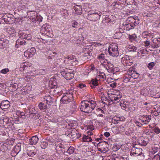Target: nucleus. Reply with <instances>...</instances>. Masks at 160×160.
Returning a JSON list of instances; mask_svg holds the SVG:
<instances>
[{"label":"nucleus","instance_id":"1","mask_svg":"<svg viewBox=\"0 0 160 160\" xmlns=\"http://www.w3.org/2000/svg\"><path fill=\"white\" fill-rule=\"evenodd\" d=\"M81 111L85 113L91 112L97 105L96 102L93 101H84L81 103Z\"/></svg>","mask_w":160,"mask_h":160},{"label":"nucleus","instance_id":"2","mask_svg":"<svg viewBox=\"0 0 160 160\" xmlns=\"http://www.w3.org/2000/svg\"><path fill=\"white\" fill-rule=\"evenodd\" d=\"M101 15L102 13L100 11H89L88 12L87 18L91 21L96 22L100 19Z\"/></svg>","mask_w":160,"mask_h":160},{"label":"nucleus","instance_id":"3","mask_svg":"<svg viewBox=\"0 0 160 160\" xmlns=\"http://www.w3.org/2000/svg\"><path fill=\"white\" fill-rule=\"evenodd\" d=\"M108 51L109 54L112 57H117L119 55L118 48L116 43L111 44L109 47Z\"/></svg>","mask_w":160,"mask_h":160},{"label":"nucleus","instance_id":"4","mask_svg":"<svg viewBox=\"0 0 160 160\" xmlns=\"http://www.w3.org/2000/svg\"><path fill=\"white\" fill-rule=\"evenodd\" d=\"M132 2H129L128 3V0H121V10H122L124 12H122L121 13H123V14H125L127 15V12L126 10H128L127 5H136V2H135L133 0H132Z\"/></svg>","mask_w":160,"mask_h":160},{"label":"nucleus","instance_id":"5","mask_svg":"<svg viewBox=\"0 0 160 160\" xmlns=\"http://www.w3.org/2000/svg\"><path fill=\"white\" fill-rule=\"evenodd\" d=\"M109 145L107 142L102 141L97 144L98 150L101 152L105 153L108 151Z\"/></svg>","mask_w":160,"mask_h":160},{"label":"nucleus","instance_id":"6","mask_svg":"<svg viewBox=\"0 0 160 160\" xmlns=\"http://www.w3.org/2000/svg\"><path fill=\"white\" fill-rule=\"evenodd\" d=\"M64 62L65 63H67L70 66L77 64L78 62L75 56H69L65 58Z\"/></svg>","mask_w":160,"mask_h":160},{"label":"nucleus","instance_id":"7","mask_svg":"<svg viewBox=\"0 0 160 160\" xmlns=\"http://www.w3.org/2000/svg\"><path fill=\"white\" fill-rule=\"evenodd\" d=\"M124 17L125 18V21L128 22L130 23V24L134 28L139 23V20L137 16L135 17L134 18L130 17L128 18L125 16H124Z\"/></svg>","mask_w":160,"mask_h":160},{"label":"nucleus","instance_id":"8","mask_svg":"<svg viewBox=\"0 0 160 160\" xmlns=\"http://www.w3.org/2000/svg\"><path fill=\"white\" fill-rule=\"evenodd\" d=\"M124 19H125V18H121V22H123L121 29H123L124 30L128 31L130 29L134 28L133 26L130 24V23L128 22L127 21L124 22Z\"/></svg>","mask_w":160,"mask_h":160},{"label":"nucleus","instance_id":"9","mask_svg":"<svg viewBox=\"0 0 160 160\" xmlns=\"http://www.w3.org/2000/svg\"><path fill=\"white\" fill-rule=\"evenodd\" d=\"M72 94H67L63 96L61 100V102L64 104H68L70 102L72 99Z\"/></svg>","mask_w":160,"mask_h":160},{"label":"nucleus","instance_id":"10","mask_svg":"<svg viewBox=\"0 0 160 160\" xmlns=\"http://www.w3.org/2000/svg\"><path fill=\"white\" fill-rule=\"evenodd\" d=\"M142 149L140 148H137L133 147L131 151L130 155L131 156L136 155V156L141 155L142 153Z\"/></svg>","mask_w":160,"mask_h":160},{"label":"nucleus","instance_id":"11","mask_svg":"<svg viewBox=\"0 0 160 160\" xmlns=\"http://www.w3.org/2000/svg\"><path fill=\"white\" fill-rule=\"evenodd\" d=\"M151 119V115H143L141 116L139 120L143 124H148Z\"/></svg>","mask_w":160,"mask_h":160},{"label":"nucleus","instance_id":"12","mask_svg":"<svg viewBox=\"0 0 160 160\" xmlns=\"http://www.w3.org/2000/svg\"><path fill=\"white\" fill-rule=\"evenodd\" d=\"M18 34L20 38L25 39L28 40H31L32 38L31 35L29 34H27L25 31H20Z\"/></svg>","mask_w":160,"mask_h":160},{"label":"nucleus","instance_id":"13","mask_svg":"<svg viewBox=\"0 0 160 160\" xmlns=\"http://www.w3.org/2000/svg\"><path fill=\"white\" fill-rule=\"evenodd\" d=\"M51 28L50 26L47 24L43 25L41 28V30L47 36L49 35Z\"/></svg>","mask_w":160,"mask_h":160},{"label":"nucleus","instance_id":"14","mask_svg":"<svg viewBox=\"0 0 160 160\" xmlns=\"http://www.w3.org/2000/svg\"><path fill=\"white\" fill-rule=\"evenodd\" d=\"M10 106V102L7 100L2 101L0 104V108L3 110L8 108Z\"/></svg>","mask_w":160,"mask_h":160},{"label":"nucleus","instance_id":"15","mask_svg":"<svg viewBox=\"0 0 160 160\" xmlns=\"http://www.w3.org/2000/svg\"><path fill=\"white\" fill-rule=\"evenodd\" d=\"M8 42L9 41L5 37H0V48H3Z\"/></svg>","mask_w":160,"mask_h":160},{"label":"nucleus","instance_id":"16","mask_svg":"<svg viewBox=\"0 0 160 160\" xmlns=\"http://www.w3.org/2000/svg\"><path fill=\"white\" fill-rule=\"evenodd\" d=\"M38 140V138L36 136H33L29 140V143L31 145H35Z\"/></svg>","mask_w":160,"mask_h":160},{"label":"nucleus","instance_id":"17","mask_svg":"<svg viewBox=\"0 0 160 160\" xmlns=\"http://www.w3.org/2000/svg\"><path fill=\"white\" fill-rule=\"evenodd\" d=\"M38 106L39 109L42 112L46 111L48 108L47 104L44 102H40Z\"/></svg>","mask_w":160,"mask_h":160},{"label":"nucleus","instance_id":"18","mask_svg":"<svg viewBox=\"0 0 160 160\" xmlns=\"http://www.w3.org/2000/svg\"><path fill=\"white\" fill-rule=\"evenodd\" d=\"M138 142L139 145L146 146L148 143V141L146 139H143L141 138L138 140Z\"/></svg>","mask_w":160,"mask_h":160},{"label":"nucleus","instance_id":"19","mask_svg":"<svg viewBox=\"0 0 160 160\" xmlns=\"http://www.w3.org/2000/svg\"><path fill=\"white\" fill-rule=\"evenodd\" d=\"M154 43L155 47L156 48L160 46V38H155L152 40Z\"/></svg>","mask_w":160,"mask_h":160},{"label":"nucleus","instance_id":"20","mask_svg":"<svg viewBox=\"0 0 160 160\" xmlns=\"http://www.w3.org/2000/svg\"><path fill=\"white\" fill-rule=\"evenodd\" d=\"M76 14L78 15H81L82 13V8L81 6H77L74 7Z\"/></svg>","mask_w":160,"mask_h":160},{"label":"nucleus","instance_id":"21","mask_svg":"<svg viewBox=\"0 0 160 160\" xmlns=\"http://www.w3.org/2000/svg\"><path fill=\"white\" fill-rule=\"evenodd\" d=\"M27 153L29 156L32 157L36 154V153L32 148H29L27 150Z\"/></svg>","mask_w":160,"mask_h":160},{"label":"nucleus","instance_id":"22","mask_svg":"<svg viewBox=\"0 0 160 160\" xmlns=\"http://www.w3.org/2000/svg\"><path fill=\"white\" fill-rule=\"evenodd\" d=\"M131 73L130 75V78H132L134 79L137 78L139 76V74L135 71L131 70Z\"/></svg>","mask_w":160,"mask_h":160},{"label":"nucleus","instance_id":"23","mask_svg":"<svg viewBox=\"0 0 160 160\" xmlns=\"http://www.w3.org/2000/svg\"><path fill=\"white\" fill-rule=\"evenodd\" d=\"M92 141L91 137L85 135L83 136L82 140V141L83 142H91Z\"/></svg>","mask_w":160,"mask_h":160},{"label":"nucleus","instance_id":"24","mask_svg":"<svg viewBox=\"0 0 160 160\" xmlns=\"http://www.w3.org/2000/svg\"><path fill=\"white\" fill-rule=\"evenodd\" d=\"M111 19H110L109 16H106L105 17L102 21V23L105 25H107L108 23H110Z\"/></svg>","mask_w":160,"mask_h":160},{"label":"nucleus","instance_id":"25","mask_svg":"<svg viewBox=\"0 0 160 160\" xmlns=\"http://www.w3.org/2000/svg\"><path fill=\"white\" fill-rule=\"evenodd\" d=\"M66 75L65 78L67 80H70L72 79L74 77V74L71 72H67V74Z\"/></svg>","mask_w":160,"mask_h":160},{"label":"nucleus","instance_id":"26","mask_svg":"<svg viewBox=\"0 0 160 160\" xmlns=\"http://www.w3.org/2000/svg\"><path fill=\"white\" fill-rule=\"evenodd\" d=\"M7 32L11 36H13L15 35V33L16 32L14 29L12 28H8L7 30Z\"/></svg>","mask_w":160,"mask_h":160},{"label":"nucleus","instance_id":"27","mask_svg":"<svg viewBox=\"0 0 160 160\" xmlns=\"http://www.w3.org/2000/svg\"><path fill=\"white\" fill-rule=\"evenodd\" d=\"M45 99V101H44V102L46 104H47L48 105H49L51 102L52 101V98L50 96H47L45 97L44 98Z\"/></svg>","mask_w":160,"mask_h":160},{"label":"nucleus","instance_id":"28","mask_svg":"<svg viewBox=\"0 0 160 160\" xmlns=\"http://www.w3.org/2000/svg\"><path fill=\"white\" fill-rule=\"evenodd\" d=\"M36 52V49L34 48H31L29 52H28V57H32Z\"/></svg>","mask_w":160,"mask_h":160},{"label":"nucleus","instance_id":"29","mask_svg":"<svg viewBox=\"0 0 160 160\" xmlns=\"http://www.w3.org/2000/svg\"><path fill=\"white\" fill-rule=\"evenodd\" d=\"M137 37V36L135 34L131 35H129L128 36L129 39L131 42L136 41Z\"/></svg>","mask_w":160,"mask_h":160},{"label":"nucleus","instance_id":"30","mask_svg":"<svg viewBox=\"0 0 160 160\" xmlns=\"http://www.w3.org/2000/svg\"><path fill=\"white\" fill-rule=\"evenodd\" d=\"M16 114L18 116L19 118H22L23 119L26 118L24 112L18 111L17 112Z\"/></svg>","mask_w":160,"mask_h":160},{"label":"nucleus","instance_id":"31","mask_svg":"<svg viewBox=\"0 0 160 160\" xmlns=\"http://www.w3.org/2000/svg\"><path fill=\"white\" fill-rule=\"evenodd\" d=\"M128 48V50L129 51L136 52L137 51V48L132 45H129Z\"/></svg>","mask_w":160,"mask_h":160},{"label":"nucleus","instance_id":"32","mask_svg":"<svg viewBox=\"0 0 160 160\" xmlns=\"http://www.w3.org/2000/svg\"><path fill=\"white\" fill-rule=\"evenodd\" d=\"M112 160H120V156L118 153H113L112 155Z\"/></svg>","mask_w":160,"mask_h":160},{"label":"nucleus","instance_id":"33","mask_svg":"<svg viewBox=\"0 0 160 160\" xmlns=\"http://www.w3.org/2000/svg\"><path fill=\"white\" fill-rule=\"evenodd\" d=\"M22 38L19 39L16 42V45H24L26 43V42L24 40L22 39Z\"/></svg>","mask_w":160,"mask_h":160},{"label":"nucleus","instance_id":"34","mask_svg":"<svg viewBox=\"0 0 160 160\" xmlns=\"http://www.w3.org/2000/svg\"><path fill=\"white\" fill-rule=\"evenodd\" d=\"M103 157L101 155L96 154L94 156L92 160H103Z\"/></svg>","mask_w":160,"mask_h":160},{"label":"nucleus","instance_id":"35","mask_svg":"<svg viewBox=\"0 0 160 160\" xmlns=\"http://www.w3.org/2000/svg\"><path fill=\"white\" fill-rule=\"evenodd\" d=\"M91 87L93 88H95V86H97L98 85V80H95L93 79L90 82Z\"/></svg>","mask_w":160,"mask_h":160},{"label":"nucleus","instance_id":"36","mask_svg":"<svg viewBox=\"0 0 160 160\" xmlns=\"http://www.w3.org/2000/svg\"><path fill=\"white\" fill-rule=\"evenodd\" d=\"M130 73H128V74H126L124 77L123 78V82L125 83H127L128 82H130Z\"/></svg>","mask_w":160,"mask_h":160},{"label":"nucleus","instance_id":"37","mask_svg":"<svg viewBox=\"0 0 160 160\" xmlns=\"http://www.w3.org/2000/svg\"><path fill=\"white\" fill-rule=\"evenodd\" d=\"M122 101L121 102V107L122 109L124 110V108H126V107H127V106L128 105V103L127 102L124 101H123L122 103Z\"/></svg>","mask_w":160,"mask_h":160},{"label":"nucleus","instance_id":"38","mask_svg":"<svg viewBox=\"0 0 160 160\" xmlns=\"http://www.w3.org/2000/svg\"><path fill=\"white\" fill-rule=\"evenodd\" d=\"M48 145V142L47 141H43L41 142V148L43 149L46 148Z\"/></svg>","mask_w":160,"mask_h":160},{"label":"nucleus","instance_id":"39","mask_svg":"<svg viewBox=\"0 0 160 160\" xmlns=\"http://www.w3.org/2000/svg\"><path fill=\"white\" fill-rule=\"evenodd\" d=\"M120 98L118 97L116 95H115L112 97V99H113L114 102H113V104L116 103L120 101Z\"/></svg>","mask_w":160,"mask_h":160},{"label":"nucleus","instance_id":"40","mask_svg":"<svg viewBox=\"0 0 160 160\" xmlns=\"http://www.w3.org/2000/svg\"><path fill=\"white\" fill-rule=\"evenodd\" d=\"M47 140L48 142V143L50 145L52 144L54 141V139H53L51 136H48L47 138Z\"/></svg>","mask_w":160,"mask_h":160},{"label":"nucleus","instance_id":"41","mask_svg":"<svg viewBox=\"0 0 160 160\" xmlns=\"http://www.w3.org/2000/svg\"><path fill=\"white\" fill-rule=\"evenodd\" d=\"M35 17H36L37 22H40L42 21L43 18L40 15H39L38 14H36Z\"/></svg>","mask_w":160,"mask_h":160},{"label":"nucleus","instance_id":"42","mask_svg":"<svg viewBox=\"0 0 160 160\" xmlns=\"http://www.w3.org/2000/svg\"><path fill=\"white\" fill-rule=\"evenodd\" d=\"M120 121V117H114L112 119V121L115 124H118Z\"/></svg>","mask_w":160,"mask_h":160},{"label":"nucleus","instance_id":"43","mask_svg":"<svg viewBox=\"0 0 160 160\" xmlns=\"http://www.w3.org/2000/svg\"><path fill=\"white\" fill-rule=\"evenodd\" d=\"M112 131L116 134H117L120 132L119 128L117 126L113 128Z\"/></svg>","mask_w":160,"mask_h":160},{"label":"nucleus","instance_id":"44","mask_svg":"<svg viewBox=\"0 0 160 160\" xmlns=\"http://www.w3.org/2000/svg\"><path fill=\"white\" fill-rule=\"evenodd\" d=\"M5 15H6L7 18L9 20V24L12 23V22L11 19L13 17H14L13 15L8 13L6 14Z\"/></svg>","mask_w":160,"mask_h":160},{"label":"nucleus","instance_id":"45","mask_svg":"<svg viewBox=\"0 0 160 160\" xmlns=\"http://www.w3.org/2000/svg\"><path fill=\"white\" fill-rule=\"evenodd\" d=\"M74 151V148L72 147H70L67 150V152L69 154L73 153Z\"/></svg>","mask_w":160,"mask_h":160},{"label":"nucleus","instance_id":"46","mask_svg":"<svg viewBox=\"0 0 160 160\" xmlns=\"http://www.w3.org/2000/svg\"><path fill=\"white\" fill-rule=\"evenodd\" d=\"M152 160H160V151L158 154L155 155L152 158Z\"/></svg>","mask_w":160,"mask_h":160},{"label":"nucleus","instance_id":"47","mask_svg":"<svg viewBox=\"0 0 160 160\" xmlns=\"http://www.w3.org/2000/svg\"><path fill=\"white\" fill-rule=\"evenodd\" d=\"M105 58L104 54H101L99 55L98 57V58L100 60V62H101L103 60L105 59Z\"/></svg>","mask_w":160,"mask_h":160},{"label":"nucleus","instance_id":"48","mask_svg":"<svg viewBox=\"0 0 160 160\" xmlns=\"http://www.w3.org/2000/svg\"><path fill=\"white\" fill-rule=\"evenodd\" d=\"M6 15H4L2 17V19H3L6 24H9V20L7 19Z\"/></svg>","mask_w":160,"mask_h":160},{"label":"nucleus","instance_id":"49","mask_svg":"<svg viewBox=\"0 0 160 160\" xmlns=\"http://www.w3.org/2000/svg\"><path fill=\"white\" fill-rule=\"evenodd\" d=\"M155 64L154 62H151L149 63L148 65V67L149 68V69H152L153 67L155 66Z\"/></svg>","mask_w":160,"mask_h":160},{"label":"nucleus","instance_id":"50","mask_svg":"<svg viewBox=\"0 0 160 160\" xmlns=\"http://www.w3.org/2000/svg\"><path fill=\"white\" fill-rule=\"evenodd\" d=\"M76 136H69V137H70L72 138H75L77 139L78 138L80 137H81V134L80 133H78L77 131H76Z\"/></svg>","mask_w":160,"mask_h":160},{"label":"nucleus","instance_id":"51","mask_svg":"<svg viewBox=\"0 0 160 160\" xmlns=\"http://www.w3.org/2000/svg\"><path fill=\"white\" fill-rule=\"evenodd\" d=\"M120 148V147L119 145H117L114 144L112 147V149L114 152H116Z\"/></svg>","mask_w":160,"mask_h":160},{"label":"nucleus","instance_id":"52","mask_svg":"<svg viewBox=\"0 0 160 160\" xmlns=\"http://www.w3.org/2000/svg\"><path fill=\"white\" fill-rule=\"evenodd\" d=\"M48 157L46 155H42L40 156V158L41 160H47L48 159Z\"/></svg>","mask_w":160,"mask_h":160},{"label":"nucleus","instance_id":"53","mask_svg":"<svg viewBox=\"0 0 160 160\" xmlns=\"http://www.w3.org/2000/svg\"><path fill=\"white\" fill-rule=\"evenodd\" d=\"M11 119H12V118H10V119L8 118L7 117L6 118H4L3 119V122H5L6 124H7L9 123V122L10 121H9L10 120V121L12 120Z\"/></svg>","mask_w":160,"mask_h":160},{"label":"nucleus","instance_id":"54","mask_svg":"<svg viewBox=\"0 0 160 160\" xmlns=\"http://www.w3.org/2000/svg\"><path fill=\"white\" fill-rule=\"evenodd\" d=\"M9 71V70L8 68H4L1 71V72L3 74H6Z\"/></svg>","mask_w":160,"mask_h":160},{"label":"nucleus","instance_id":"55","mask_svg":"<svg viewBox=\"0 0 160 160\" xmlns=\"http://www.w3.org/2000/svg\"><path fill=\"white\" fill-rule=\"evenodd\" d=\"M153 131L157 134H158L160 132V129L158 127H155L153 129Z\"/></svg>","mask_w":160,"mask_h":160},{"label":"nucleus","instance_id":"56","mask_svg":"<svg viewBox=\"0 0 160 160\" xmlns=\"http://www.w3.org/2000/svg\"><path fill=\"white\" fill-rule=\"evenodd\" d=\"M156 108H157V109L155 108L154 109H155V112H157V115H156V116H157L159 115V113H160V107H159L158 108L156 107Z\"/></svg>","mask_w":160,"mask_h":160},{"label":"nucleus","instance_id":"57","mask_svg":"<svg viewBox=\"0 0 160 160\" xmlns=\"http://www.w3.org/2000/svg\"><path fill=\"white\" fill-rule=\"evenodd\" d=\"M73 23L72 25V27L73 28H76V26H77L78 23L76 21H73Z\"/></svg>","mask_w":160,"mask_h":160},{"label":"nucleus","instance_id":"58","mask_svg":"<svg viewBox=\"0 0 160 160\" xmlns=\"http://www.w3.org/2000/svg\"><path fill=\"white\" fill-rule=\"evenodd\" d=\"M32 12H34V17H32L31 18V19L32 21L34 23H36V17L35 16V11H33Z\"/></svg>","mask_w":160,"mask_h":160},{"label":"nucleus","instance_id":"59","mask_svg":"<svg viewBox=\"0 0 160 160\" xmlns=\"http://www.w3.org/2000/svg\"><path fill=\"white\" fill-rule=\"evenodd\" d=\"M63 148H64L63 147V146H62V145L61 144H60V145L59 144L58 146H57L56 147V149L57 151H60L61 150H60V149H62Z\"/></svg>","mask_w":160,"mask_h":160},{"label":"nucleus","instance_id":"60","mask_svg":"<svg viewBox=\"0 0 160 160\" xmlns=\"http://www.w3.org/2000/svg\"><path fill=\"white\" fill-rule=\"evenodd\" d=\"M135 123L137 126L139 127H141L143 125V123L142 124L139 121H136Z\"/></svg>","mask_w":160,"mask_h":160},{"label":"nucleus","instance_id":"61","mask_svg":"<svg viewBox=\"0 0 160 160\" xmlns=\"http://www.w3.org/2000/svg\"><path fill=\"white\" fill-rule=\"evenodd\" d=\"M127 61V60H126V58L124 57H122V58L121 59V61L122 62V64H123L124 65V61H125V63H127V62H126V61Z\"/></svg>","mask_w":160,"mask_h":160},{"label":"nucleus","instance_id":"62","mask_svg":"<svg viewBox=\"0 0 160 160\" xmlns=\"http://www.w3.org/2000/svg\"><path fill=\"white\" fill-rule=\"evenodd\" d=\"M101 75H99L100 77V78L104 79L106 77V76L104 73L102 72L101 73Z\"/></svg>","mask_w":160,"mask_h":160},{"label":"nucleus","instance_id":"63","mask_svg":"<svg viewBox=\"0 0 160 160\" xmlns=\"http://www.w3.org/2000/svg\"><path fill=\"white\" fill-rule=\"evenodd\" d=\"M144 44L145 46H148L150 44V42L149 41L146 40L144 42Z\"/></svg>","mask_w":160,"mask_h":160},{"label":"nucleus","instance_id":"64","mask_svg":"<svg viewBox=\"0 0 160 160\" xmlns=\"http://www.w3.org/2000/svg\"><path fill=\"white\" fill-rule=\"evenodd\" d=\"M120 33L119 32H116L115 33V34H114L115 37L117 39H119L120 37L119 36H118V34H119Z\"/></svg>","mask_w":160,"mask_h":160}]
</instances>
